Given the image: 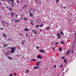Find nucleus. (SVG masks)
<instances>
[{
	"instance_id": "1",
	"label": "nucleus",
	"mask_w": 76,
	"mask_h": 76,
	"mask_svg": "<svg viewBox=\"0 0 76 76\" xmlns=\"http://www.w3.org/2000/svg\"><path fill=\"white\" fill-rule=\"evenodd\" d=\"M11 53H14V51H15V49H16V47H12V48H11Z\"/></svg>"
},
{
	"instance_id": "2",
	"label": "nucleus",
	"mask_w": 76,
	"mask_h": 76,
	"mask_svg": "<svg viewBox=\"0 0 76 76\" xmlns=\"http://www.w3.org/2000/svg\"><path fill=\"white\" fill-rule=\"evenodd\" d=\"M14 22H15V23H18V22H20V19L19 20L14 19Z\"/></svg>"
},
{
	"instance_id": "3",
	"label": "nucleus",
	"mask_w": 76,
	"mask_h": 76,
	"mask_svg": "<svg viewBox=\"0 0 76 76\" xmlns=\"http://www.w3.org/2000/svg\"><path fill=\"white\" fill-rule=\"evenodd\" d=\"M10 15H11V16L12 17H13V16L15 15V13H13L12 12H11L10 14Z\"/></svg>"
},
{
	"instance_id": "4",
	"label": "nucleus",
	"mask_w": 76,
	"mask_h": 76,
	"mask_svg": "<svg viewBox=\"0 0 76 76\" xmlns=\"http://www.w3.org/2000/svg\"><path fill=\"white\" fill-rule=\"evenodd\" d=\"M40 52L42 53H45V51H44V49H42V50L40 49L39 50Z\"/></svg>"
},
{
	"instance_id": "5",
	"label": "nucleus",
	"mask_w": 76,
	"mask_h": 76,
	"mask_svg": "<svg viewBox=\"0 0 76 76\" xmlns=\"http://www.w3.org/2000/svg\"><path fill=\"white\" fill-rule=\"evenodd\" d=\"M37 58H38L39 59H42V57L40 56L39 55H38L37 56Z\"/></svg>"
},
{
	"instance_id": "6",
	"label": "nucleus",
	"mask_w": 76,
	"mask_h": 76,
	"mask_svg": "<svg viewBox=\"0 0 76 76\" xmlns=\"http://www.w3.org/2000/svg\"><path fill=\"white\" fill-rule=\"evenodd\" d=\"M33 22H34V20H31V22L30 23V24L32 25V26H33V25H34V23H33Z\"/></svg>"
},
{
	"instance_id": "7",
	"label": "nucleus",
	"mask_w": 76,
	"mask_h": 76,
	"mask_svg": "<svg viewBox=\"0 0 76 76\" xmlns=\"http://www.w3.org/2000/svg\"><path fill=\"white\" fill-rule=\"evenodd\" d=\"M70 50H69L67 51V53H66V56H69V53H70Z\"/></svg>"
},
{
	"instance_id": "8",
	"label": "nucleus",
	"mask_w": 76,
	"mask_h": 76,
	"mask_svg": "<svg viewBox=\"0 0 76 76\" xmlns=\"http://www.w3.org/2000/svg\"><path fill=\"white\" fill-rule=\"evenodd\" d=\"M39 69V67L38 66H34V69Z\"/></svg>"
},
{
	"instance_id": "9",
	"label": "nucleus",
	"mask_w": 76,
	"mask_h": 76,
	"mask_svg": "<svg viewBox=\"0 0 76 76\" xmlns=\"http://www.w3.org/2000/svg\"><path fill=\"white\" fill-rule=\"evenodd\" d=\"M28 12L30 14V17H32V16H33V15H32V13L29 12V11Z\"/></svg>"
},
{
	"instance_id": "10",
	"label": "nucleus",
	"mask_w": 76,
	"mask_h": 76,
	"mask_svg": "<svg viewBox=\"0 0 76 76\" xmlns=\"http://www.w3.org/2000/svg\"><path fill=\"white\" fill-rule=\"evenodd\" d=\"M41 63V62H40V61L38 62L36 64V66H39V63Z\"/></svg>"
},
{
	"instance_id": "11",
	"label": "nucleus",
	"mask_w": 76,
	"mask_h": 76,
	"mask_svg": "<svg viewBox=\"0 0 76 76\" xmlns=\"http://www.w3.org/2000/svg\"><path fill=\"white\" fill-rule=\"evenodd\" d=\"M1 23L2 25H6V24L4 23V21H3Z\"/></svg>"
},
{
	"instance_id": "12",
	"label": "nucleus",
	"mask_w": 76,
	"mask_h": 76,
	"mask_svg": "<svg viewBox=\"0 0 76 76\" xmlns=\"http://www.w3.org/2000/svg\"><path fill=\"white\" fill-rule=\"evenodd\" d=\"M57 35H57V37H58V36H59V37H61V36L60 34V33H58Z\"/></svg>"
},
{
	"instance_id": "13",
	"label": "nucleus",
	"mask_w": 76,
	"mask_h": 76,
	"mask_svg": "<svg viewBox=\"0 0 76 76\" xmlns=\"http://www.w3.org/2000/svg\"><path fill=\"white\" fill-rule=\"evenodd\" d=\"M7 58H9V60H12V57L8 56L7 57Z\"/></svg>"
},
{
	"instance_id": "14",
	"label": "nucleus",
	"mask_w": 76,
	"mask_h": 76,
	"mask_svg": "<svg viewBox=\"0 0 76 76\" xmlns=\"http://www.w3.org/2000/svg\"><path fill=\"white\" fill-rule=\"evenodd\" d=\"M62 50V48L61 47H60L59 49V51H61Z\"/></svg>"
},
{
	"instance_id": "15",
	"label": "nucleus",
	"mask_w": 76,
	"mask_h": 76,
	"mask_svg": "<svg viewBox=\"0 0 76 76\" xmlns=\"http://www.w3.org/2000/svg\"><path fill=\"white\" fill-rule=\"evenodd\" d=\"M31 61H37V60L35 59H33L32 60H31Z\"/></svg>"
},
{
	"instance_id": "16",
	"label": "nucleus",
	"mask_w": 76,
	"mask_h": 76,
	"mask_svg": "<svg viewBox=\"0 0 76 76\" xmlns=\"http://www.w3.org/2000/svg\"><path fill=\"white\" fill-rule=\"evenodd\" d=\"M24 30L25 31H29V29L28 28H25Z\"/></svg>"
},
{
	"instance_id": "17",
	"label": "nucleus",
	"mask_w": 76,
	"mask_h": 76,
	"mask_svg": "<svg viewBox=\"0 0 76 76\" xmlns=\"http://www.w3.org/2000/svg\"><path fill=\"white\" fill-rule=\"evenodd\" d=\"M39 26L40 27H42V26H44V25H43V24L42 23V25H39Z\"/></svg>"
},
{
	"instance_id": "18",
	"label": "nucleus",
	"mask_w": 76,
	"mask_h": 76,
	"mask_svg": "<svg viewBox=\"0 0 76 76\" xmlns=\"http://www.w3.org/2000/svg\"><path fill=\"white\" fill-rule=\"evenodd\" d=\"M60 34H61L62 35H64V33H63V32H62L61 31H60Z\"/></svg>"
},
{
	"instance_id": "19",
	"label": "nucleus",
	"mask_w": 76,
	"mask_h": 76,
	"mask_svg": "<svg viewBox=\"0 0 76 76\" xmlns=\"http://www.w3.org/2000/svg\"><path fill=\"white\" fill-rule=\"evenodd\" d=\"M33 33L34 34H37V31H34L33 32Z\"/></svg>"
},
{
	"instance_id": "20",
	"label": "nucleus",
	"mask_w": 76,
	"mask_h": 76,
	"mask_svg": "<svg viewBox=\"0 0 76 76\" xmlns=\"http://www.w3.org/2000/svg\"><path fill=\"white\" fill-rule=\"evenodd\" d=\"M24 20H28V18H25L24 19Z\"/></svg>"
},
{
	"instance_id": "21",
	"label": "nucleus",
	"mask_w": 76,
	"mask_h": 76,
	"mask_svg": "<svg viewBox=\"0 0 76 76\" xmlns=\"http://www.w3.org/2000/svg\"><path fill=\"white\" fill-rule=\"evenodd\" d=\"M3 36L4 37H7L6 35L4 34V33H3Z\"/></svg>"
},
{
	"instance_id": "22",
	"label": "nucleus",
	"mask_w": 76,
	"mask_h": 76,
	"mask_svg": "<svg viewBox=\"0 0 76 76\" xmlns=\"http://www.w3.org/2000/svg\"><path fill=\"white\" fill-rule=\"evenodd\" d=\"M6 25H9L8 26H9V23L8 22H6V23H5Z\"/></svg>"
},
{
	"instance_id": "23",
	"label": "nucleus",
	"mask_w": 76,
	"mask_h": 76,
	"mask_svg": "<svg viewBox=\"0 0 76 76\" xmlns=\"http://www.w3.org/2000/svg\"><path fill=\"white\" fill-rule=\"evenodd\" d=\"M9 10H10V11H11L12 10V9L11 8H9Z\"/></svg>"
},
{
	"instance_id": "24",
	"label": "nucleus",
	"mask_w": 76,
	"mask_h": 76,
	"mask_svg": "<svg viewBox=\"0 0 76 76\" xmlns=\"http://www.w3.org/2000/svg\"><path fill=\"white\" fill-rule=\"evenodd\" d=\"M7 1H8V3H10V1H10H10H9V0H7Z\"/></svg>"
},
{
	"instance_id": "25",
	"label": "nucleus",
	"mask_w": 76,
	"mask_h": 76,
	"mask_svg": "<svg viewBox=\"0 0 76 76\" xmlns=\"http://www.w3.org/2000/svg\"><path fill=\"white\" fill-rule=\"evenodd\" d=\"M27 5H27V4H25V5H24V7H27Z\"/></svg>"
},
{
	"instance_id": "26",
	"label": "nucleus",
	"mask_w": 76,
	"mask_h": 76,
	"mask_svg": "<svg viewBox=\"0 0 76 76\" xmlns=\"http://www.w3.org/2000/svg\"><path fill=\"white\" fill-rule=\"evenodd\" d=\"M58 44V42H56L55 43V45H57Z\"/></svg>"
},
{
	"instance_id": "27",
	"label": "nucleus",
	"mask_w": 76,
	"mask_h": 76,
	"mask_svg": "<svg viewBox=\"0 0 76 76\" xmlns=\"http://www.w3.org/2000/svg\"><path fill=\"white\" fill-rule=\"evenodd\" d=\"M63 66V65L62 64H61V65L60 66V67L61 68V67H62Z\"/></svg>"
},
{
	"instance_id": "28",
	"label": "nucleus",
	"mask_w": 76,
	"mask_h": 76,
	"mask_svg": "<svg viewBox=\"0 0 76 76\" xmlns=\"http://www.w3.org/2000/svg\"><path fill=\"white\" fill-rule=\"evenodd\" d=\"M61 44H64V43L63 42V41H61Z\"/></svg>"
},
{
	"instance_id": "29",
	"label": "nucleus",
	"mask_w": 76,
	"mask_h": 76,
	"mask_svg": "<svg viewBox=\"0 0 76 76\" xmlns=\"http://www.w3.org/2000/svg\"><path fill=\"white\" fill-rule=\"evenodd\" d=\"M52 48L53 49V51H55V48Z\"/></svg>"
},
{
	"instance_id": "30",
	"label": "nucleus",
	"mask_w": 76,
	"mask_h": 76,
	"mask_svg": "<svg viewBox=\"0 0 76 76\" xmlns=\"http://www.w3.org/2000/svg\"><path fill=\"white\" fill-rule=\"evenodd\" d=\"M50 29V27H47V29Z\"/></svg>"
},
{
	"instance_id": "31",
	"label": "nucleus",
	"mask_w": 76,
	"mask_h": 76,
	"mask_svg": "<svg viewBox=\"0 0 76 76\" xmlns=\"http://www.w3.org/2000/svg\"><path fill=\"white\" fill-rule=\"evenodd\" d=\"M58 1H59V0H56V3H58Z\"/></svg>"
},
{
	"instance_id": "32",
	"label": "nucleus",
	"mask_w": 76,
	"mask_h": 76,
	"mask_svg": "<svg viewBox=\"0 0 76 76\" xmlns=\"http://www.w3.org/2000/svg\"><path fill=\"white\" fill-rule=\"evenodd\" d=\"M11 2H12V3H13L14 1V0H11Z\"/></svg>"
},
{
	"instance_id": "33",
	"label": "nucleus",
	"mask_w": 76,
	"mask_h": 76,
	"mask_svg": "<svg viewBox=\"0 0 76 76\" xmlns=\"http://www.w3.org/2000/svg\"><path fill=\"white\" fill-rule=\"evenodd\" d=\"M19 35L20 36H22V35H23V34H19Z\"/></svg>"
},
{
	"instance_id": "34",
	"label": "nucleus",
	"mask_w": 76,
	"mask_h": 76,
	"mask_svg": "<svg viewBox=\"0 0 76 76\" xmlns=\"http://www.w3.org/2000/svg\"><path fill=\"white\" fill-rule=\"evenodd\" d=\"M15 15L16 16V17L17 18L18 17V14H15Z\"/></svg>"
},
{
	"instance_id": "35",
	"label": "nucleus",
	"mask_w": 76,
	"mask_h": 76,
	"mask_svg": "<svg viewBox=\"0 0 76 76\" xmlns=\"http://www.w3.org/2000/svg\"><path fill=\"white\" fill-rule=\"evenodd\" d=\"M39 27V26L38 25H36V28H38Z\"/></svg>"
},
{
	"instance_id": "36",
	"label": "nucleus",
	"mask_w": 76,
	"mask_h": 76,
	"mask_svg": "<svg viewBox=\"0 0 76 76\" xmlns=\"http://www.w3.org/2000/svg\"><path fill=\"white\" fill-rule=\"evenodd\" d=\"M67 61V60L66 59H64V62L65 63H66V62Z\"/></svg>"
},
{
	"instance_id": "37",
	"label": "nucleus",
	"mask_w": 76,
	"mask_h": 76,
	"mask_svg": "<svg viewBox=\"0 0 76 76\" xmlns=\"http://www.w3.org/2000/svg\"><path fill=\"white\" fill-rule=\"evenodd\" d=\"M4 29V28H1L0 29V30H3Z\"/></svg>"
},
{
	"instance_id": "38",
	"label": "nucleus",
	"mask_w": 76,
	"mask_h": 76,
	"mask_svg": "<svg viewBox=\"0 0 76 76\" xmlns=\"http://www.w3.org/2000/svg\"><path fill=\"white\" fill-rule=\"evenodd\" d=\"M29 10H30V11H31V10H32V8H31H31H29Z\"/></svg>"
},
{
	"instance_id": "39",
	"label": "nucleus",
	"mask_w": 76,
	"mask_h": 76,
	"mask_svg": "<svg viewBox=\"0 0 76 76\" xmlns=\"http://www.w3.org/2000/svg\"><path fill=\"white\" fill-rule=\"evenodd\" d=\"M8 40H9L10 41H12V39H8Z\"/></svg>"
},
{
	"instance_id": "40",
	"label": "nucleus",
	"mask_w": 76,
	"mask_h": 76,
	"mask_svg": "<svg viewBox=\"0 0 76 76\" xmlns=\"http://www.w3.org/2000/svg\"><path fill=\"white\" fill-rule=\"evenodd\" d=\"M5 56H7V53H5Z\"/></svg>"
},
{
	"instance_id": "41",
	"label": "nucleus",
	"mask_w": 76,
	"mask_h": 76,
	"mask_svg": "<svg viewBox=\"0 0 76 76\" xmlns=\"http://www.w3.org/2000/svg\"><path fill=\"white\" fill-rule=\"evenodd\" d=\"M26 73H28L29 72V70H26Z\"/></svg>"
},
{
	"instance_id": "42",
	"label": "nucleus",
	"mask_w": 76,
	"mask_h": 76,
	"mask_svg": "<svg viewBox=\"0 0 76 76\" xmlns=\"http://www.w3.org/2000/svg\"><path fill=\"white\" fill-rule=\"evenodd\" d=\"M58 39H60V38H61V37H58V38H57Z\"/></svg>"
},
{
	"instance_id": "43",
	"label": "nucleus",
	"mask_w": 76,
	"mask_h": 76,
	"mask_svg": "<svg viewBox=\"0 0 76 76\" xmlns=\"http://www.w3.org/2000/svg\"><path fill=\"white\" fill-rule=\"evenodd\" d=\"M8 45H7V44H5V47H7Z\"/></svg>"
},
{
	"instance_id": "44",
	"label": "nucleus",
	"mask_w": 76,
	"mask_h": 76,
	"mask_svg": "<svg viewBox=\"0 0 76 76\" xmlns=\"http://www.w3.org/2000/svg\"><path fill=\"white\" fill-rule=\"evenodd\" d=\"M73 50H72V53L73 54Z\"/></svg>"
},
{
	"instance_id": "45",
	"label": "nucleus",
	"mask_w": 76,
	"mask_h": 76,
	"mask_svg": "<svg viewBox=\"0 0 76 76\" xmlns=\"http://www.w3.org/2000/svg\"><path fill=\"white\" fill-rule=\"evenodd\" d=\"M62 59H64V57L63 56L62 57Z\"/></svg>"
},
{
	"instance_id": "46",
	"label": "nucleus",
	"mask_w": 76,
	"mask_h": 76,
	"mask_svg": "<svg viewBox=\"0 0 76 76\" xmlns=\"http://www.w3.org/2000/svg\"><path fill=\"white\" fill-rule=\"evenodd\" d=\"M21 44L23 45V44H24V42H22Z\"/></svg>"
},
{
	"instance_id": "47",
	"label": "nucleus",
	"mask_w": 76,
	"mask_h": 76,
	"mask_svg": "<svg viewBox=\"0 0 76 76\" xmlns=\"http://www.w3.org/2000/svg\"><path fill=\"white\" fill-rule=\"evenodd\" d=\"M17 2L18 3H19V1H18V0H17Z\"/></svg>"
},
{
	"instance_id": "48",
	"label": "nucleus",
	"mask_w": 76,
	"mask_h": 76,
	"mask_svg": "<svg viewBox=\"0 0 76 76\" xmlns=\"http://www.w3.org/2000/svg\"><path fill=\"white\" fill-rule=\"evenodd\" d=\"M54 68H56V65H55L54 66Z\"/></svg>"
},
{
	"instance_id": "49",
	"label": "nucleus",
	"mask_w": 76,
	"mask_h": 76,
	"mask_svg": "<svg viewBox=\"0 0 76 76\" xmlns=\"http://www.w3.org/2000/svg\"><path fill=\"white\" fill-rule=\"evenodd\" d=\"M33 10L34 11V12H35V9H33Z\"/></svg>"
},
{
	"instance_id": "50",
	"label": "nucleus",
	"mask_w": 76,
	"mask_h": 76,
	"mask_svg": "<svg viewBox=\"0 0 76 76\" xmlns=\"http://www.w3.org/2000/svg\"><path fill=\"white\" fill-rule=\"evenodd\" d=\"M20 2H21V3H22V2H23V1L22 0H21Z\"/></svg>"
},
{
	"instance_id": "51",
	"label": "nucleus",
	"mask_w": 76,
	"mask_h": 76,
	"mask_svg": "<svg viewBox=\"0 0 76 76\" xmlns=\"http://www.w3.org/2000/svg\"><path fill=\"white\" fill-rule=\"evenodd\" d=\"M75 47V45H73L72 47L73 48H74V47Z\"/></svg>"
},
{
	"instance_id": "52",
	"label": "nucleus",
	"mask_w": 76,
	"mask_h": 76,
	"mask_svg": "<svg viewBox=\"0 0 76 76\" xmlns=\"http://www.w3.org/2000/svg\"><path fill=\"white\" fill-rule=\"evenodd\" d=\"M12 75H13L12 74H11L10 75V76H12Z\"/></svg>"
},
{
	"instance_id": "53",
	"label": "nucleus",
	"mask_w": 76,
	"mask_h": 76,
	"mask_svg": "<svg viewBox=\"0 0 76 76\" xmlns=\"http://www.w3.org/2000/svg\"><path fill=\"white\" fill-rule=\"evenodd\" d=\"M36 49H38V46H37L36 47Z\"/></svg>"
},
{
	"instance_id": "54",
	"label": "nucleus",
	"mask_w": 76,
	"mask_h": 76,
	"mask_svg": "<svg viewBox=\"0 0 76 76\" xmlns=\"http://www.w3.org/2000/svg\"><path fill=\"white\" fill-rule=\"evenodd\" d=\"M40 31L41 32V31H42V29H40Z\"/></svg>"
},
{
	"instance_id": "55",
	"label": "nucleus",
	"mask_w": 76,
	"mask_h": 76,
	"mask_svg": "<svg viewBox=\"0 0 76 76\" xmlns=\"http://www.w3.org/2000/svg\"><path fill=\"white\" fill-rule=\"evenodd\" d=\"M2 0L4 2L5 1H6V0Z\"/></svg>"
},
{
	"instance_id": "56",
	"label": "nucleus",
	"mask_w": 76,
	"mask_h": 76,
	"mask_svg": "<svg viewBox=\"0 0 76 76\" xmlns=\"http://www.w3.org/2000/svg\"><path fill=\"white\" fill-rule=\"evenodd\" d=\"M39 2L40 3V4H41V1H39Z\"/></svg>"
},
{
	"instance_id": "57",
	"label": "nucleus",
	"mask_w": 76,
	"mask_h": 76,
	"mask_svg": "<svg viewBox=\"0 0 76 76\" xmlns=\"http://www.w3.org/2000/svg\"><path fill=\"white\" fill-rule=\"evenodd\" d=\"M1 5V2H0V5Z\"/></svg>"
},
{
	"instance_id": "58",
	"label": "nucleus",
	"mask_w": 76,
	"mask_h": 76,
	"mask_svg": "<svg viewBox=\"0 0 76 76\" xmlns=\"http://www.w3.org/2000/svg\"><path fill=\"white\" fill-rule=\"evenodd\" d=\"M63 8H64V9H65L66 7H63Z\"/></svg>"
},
{
	"instance_id": "59",
	"label": "nucleus",
	"mask_w": 76,
	"mask_h": 76,
	"mask_svg": "<svg viewBox=\"0 0 76 76\" xmlns=\"http://www.w3.org/2000/svg\"><path fill=\"white\" fill-rule=\"evenodd\" d=\"M69 21L70 22V21H71V20H70V19H69Z\"/></svg>"
},
{
	"instance_id": "60",
	"label": "nucleus",
	"mask_w": 76,
	"mask_h": 76,
	"mask_svg": "<svg viewBox=\"0 0 76 76\" xmlns=\"http://www.w3.org/2000/svg\"><path fill=\"white\" fill-rule=\"evenodd\" d=\"M23 42H25V40H23Z\"/></svg>"
},
{
	"instance_id": "61",
	"label": "nucleus",
	"mask_w": 76,
	"mask_h": 76,
	"mask_svg": "<svg viewBox=\"0 0 76 76\" xmlns=\"http://www.w3.org/2000/svg\"><path fill=\"white\" fill-rule=\"evenodd\" d=\"M63 50H65V48H63Z\"/></svg>"
},
{
	"instance_id": "62",
	"label": "nucleus",
	"mask_w": 76,
	"mask_h": 76,
	"mask_svg": "<svg viewBox=\"0 0 76 76\" xmlns=\"http://www.w3.org/2000/svg\"><path fill=\"white\" fill-rule=\"evenodd\" d=\"M51 44H52V45H53V42H52V43H51Z\"/></svg>"
},
{
	"instance_id": "63",
	"label": "nucleus",
	"mask_w": 76,
	"mask_h": 76,
	"mask_svg": "<svg viewBox=\"0 0 76 76\" xmlns=\"http://www.w3.org/2000/svg\"><path fill=\"white\" fill-rule=\"evenodd\" d=\"M43 23H45V22H43Z\"/></svg>"
},
{
	"instance_id": "64",
	"label": "nucleus",
	"mask_w": 76,
	"mask_h": 76,
	"mask_svg": "<svg viewBox=\"0 0 76 76\" xmlns=\"http://www.w3.org/2000/svg\"><path fill=\"white\" fill-rule=\"evenodd\" d=\"M14 75H16V73H15V74H14Z\"/></svg>"
}]
</instances>
